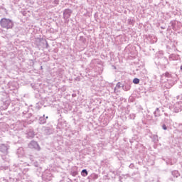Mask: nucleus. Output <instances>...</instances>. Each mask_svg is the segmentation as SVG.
Returning a JSON list of instances; mask_svg holds the SVG:
<instances>
[{
	"instance_id": "f257e3e1",
	"label": "nucleus",
	"mask_w": 182,
	"mask_h": 182,
	"mask_svg": "<svg viewBox=\"0 0 182 182\" xmlns=\"http://www.w3.org/2000/svg\"><path fill=\"white\" fill-rule=\"evenodd\" d=\"M0 25L4 29H12L14 28V21L9 18H3L0 21Z\"/></svg>"
},
{
	"instance_id": "f03ea898",
	"label": "nucleus",
	"mask_w": 182,
	"mask_h": 182,
	"mask_svg": "<svg viewBox=\"0 0 182 182\" xmlns=\"http://www.w3.org/2000/svg\"><path fill=\"white\" fill-rule=\"evenodd\" d=\"M28 147L30 149H34V150H37V151H40L41 150V146H39V144H38L37 141H31L29 144H28Z\"/></svg>"
},
{
	"instance_id": "7ed1b4c3",
	"label": "nucleus",
	"mask_w": 182,
	"mask_h": 182,
	"mask_svg": "<svg viewBox=\"0 0 182 182\" xmlns=\"http://www.w3.org/2000/svg\"><path fill=\"white\" fill-rule=\"evenodd\" d=\"M8 150H9V146L8 144H0V151L4 154H8Z\"/></svg>"
},
{
	"instance_id": "20e7f679",
	"label": "nucleus",
	"mask_w": 182,
	"mask_h": 182,
	"mask_svg": "<svg viewBox=\"0 0 182 182\" xmlns=\"http://www.w3.org/2000/svg\"><path fill=\"white\" fill-rule=\"evenodd\" d=\"M64 18H70V15H72V10L67 9L63 12Z\"/></svg>"
},
{
	"instance_id": "39448f33",
	"label": "nucleus",
	"mask_w": 182,
	"mask_h": 182,
	"mask_svg": "<svg viewBox=\"0 0 182 182\" xmlns=\"http://www.w3.org/2000/svg\"><path fill=\"white\" fill-rule=\"evenodd\" d=\"M181 105H182V102H176L175 105H174V107H175V112L176 113H178V112H180V110H181Z\"/></svg>"
},
{
	"instance_id": "423d86ee",
	"label": "nucleus",
	"mask_w": 182,
	"mask_h": 182,
	"mask_svg": "<svg viewBox=\"0 0 182 182\" xmlns=\"http://www.w3.org/2000/svg\"><path fill=\"white\" fill-rule=\"evenodd\" d=\"M39 122L41 124H45V123H46V119H45V115L39 118Z\"/></svg>"
},
{
	"instance_id": "0eeeda50",
	"label": "nucleus",
	"mask_w": 182,
	"mask_h": 182,
	"mask_svg": "<svg viewBox=\"0 0 182 182\" xmlns=\"http://www.w3.org/2000/svg\"><path fill=\"white\" fill-rule=\"evenodd\" d=\"M28 136L33 139V137H35V133H33V131H30L29 132H28Z\"/></svg>"
},
{
	"instance_id": "6e6552de",
	"label": "nucleus",
	"mask_w": 182,
	"mask_h": 182,
	"mask_svg": "<svg viewBox=\"0 0 182 182\" xmlns=\"http://www.w3.org/2000/svg\"><path fill=\"white\" fill-rule=\"evenodd\" d=\"M81 175L82 177H86L87 176V171L86 169H83L81 172Z\"/></svg>"
},
{
	"instance_id": "1a4fd4ad",
	"label": "nucleus",
	"mask_w": 182,
	"mask_h": 182,
	"mask_svg": "<svg viewBox=\"0 0 182 182\" xmlns=\"http://www.w3.org/2000/svg\"><path fill=\"white\" fill-rule=\"evenodd\" d=\"M133 83H134V85H139L140 83V80L139 78H134L133 80Z\"/></svg>"
},
{
	"instance_id": "9d476101",
	"label": "nucleus",
	"mask_w": 182,
	"mask_h": 182,
	"mask_svg": "<svg viewBox=\"0 0 182 182\" xmlns=\"http://www.w3.org/2000/svg\"><path fill=\"white\" fill-rule=\"evenodd\" d=\"M163 76H165L166 77H171V74L168 72H166L164 74H163Z\"/></svg>"
},
{
	"instance_id": "9b49d317",
	"label": "nucleus",
	"mask_w": 182,
	"mask_h": 182,
	"mask_svg": "<svg viewBox=\"0 0 182 182\" xmlns=\"http://www.w3.org/2000/svg\"><path fill=\"white\" fill-rule=\"evenodd\" d=\"M154 141H159V136L157 135H154Z\"/></svg>"
},
{
	"instance_id": "f8f14e48",
	"label": "nucleus",
	"mask_w": 182,
	"mask_h": 182,
	"mask_svg": "<svg viewBox=\"0 0 182 182\" xmlns=\"http://www.w3.org/2000/svg\"><path fill=\"white\" fill-rule=\"evenodd\" d=\"M71 175L75 177V176H77V171H71Z\"/></svg>"
},
{
	"instance_id": "ddd939ff",
	"label": "nucleus",
	"mask_w": 182,
	"mask_h": 182,
	"mask_svg": "<svg viewBox=\"0 0 182 182\" xmlns=\"http://www.w3.org/2000/svg\"><path fill=\"white\" fill-rule=\"evenodd\" d=\"M54 4H55V5H59V0H55V1H54Z\"/></svg>"
},
{
	"instance_id": "4468645a",
	"label": "nucleus",
	"mask_w": 182,
	"mask_h": 182,
	"mask_svg": "<svg viewBox=\"0 0 182 182\" xmlns=\"http://www.w3.org/2000/svg\"><path fill=\"white\" fill-rule=\"evenodd\" d=\"M162 129H164V130H167V127H166V124L162 126Z\"/></svg>"
},
{
	"instance_id": "2eb2a0df",
	"label": "nucleus",
	"mask_w": 182,
	"mask_h": 182,
	"mask_svg": "<svg viewBox=\"0 0 182 182\" xmlns=\"http://www.w3.org/2000/svg\"><path fill=\"white\" fill-rule=\"evenodd\" d=\"M116 87H120V82H118V83L117 84Z\"/></svg>"
},
{
	"instance_id": "dca6fc26",
	"label": "nucleus",
	"mask_w": 182,
	"mask_h": 182,
	"mask_svg": "<svg viewBox=\"0 0 182 182\" xmlns=\"http://www.w3.org/2000/svg\"><path fill=\"white\" fill-rule=\"evenodd\" d=\"M157 112H159V108H156L155 113H157Z\"/></svg>"
},
{
	"instance_id": "f3484780",
	"label": "nucleus",
	"mask_w": 182,
	"mask_h": 182,
	"mask_svg": "<svg viewBox=\"0 0 182 182\" xmlns=\"http://www.w3.org/2000/svg\"><path fill=\"white\" fill-rule=\"evenodd\" d=\"M46 119H48V117H46Z\"/></svg>"
}]
</instances>
